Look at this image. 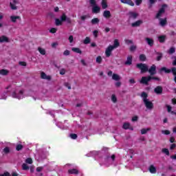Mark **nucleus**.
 <instances>
[{
  "label": "nucleus",
  "mask_w": 176,
  "mask_h": 176,
  "mask_svg": "<svg viewBox=\"0 0 176 176\" xmlns=\"http://www.w3.org/2000/svg\"><path fill=\"white\" fill-rule=\"evenodd\" d=\"M90 17V16L89 14L87 15H82L80 16V19L82 21H85V20H86V19H89Z\"/></svg>",
  "instance_id": "nucleus-40"
},
{
  "label": "nucleus",
  "mask_w": 176,
  "mask_h": 176,
  "mask_svg": "<svg viewBox=\"0 0 176 176\" xmlns=\"http://www.w3.org/2000/svg\"><path fill=\"white\" fill-rule=\"evenodd\" d=\"M69 43H72L74 42V36L71 35L69 36Z\"/></svg>",
  "instance_id": "nucleus-56"
},
{
  "label": "nucleus",
  "mask_w": 176,
  "mask_h": 176,
  "mask_svg": "<svg viewBox=\"0 0 176 176\" xmlns=\"http://www.w3.org/2000/svg\"><path fill=\"white\" fill-rule=\"evenodd\" d=\"M38 52H39L40 54H41L42 56H45V54H46V50H45V48L38 47Z\"/></svg>",
  "instance_id": "nucleus-23"
},
{
  "label": "nucleus",
  "mask_w": 176,
  "mask_h": 176,
  "mask_svg": "<svg viewBox=\"0 0 176 176\" xmlns=\"http://www.w3.org/2000/svg\"><path fill=\"white\" fill-rule=\"evenodd\" d=\"M69 174H78V170L71 169L68 170Z\"/></svg>",
  "instance_id": "nucleus-37"
},
{
  "label": "nucleus",
  "mask_w": 176,
  "mask_h": 176,
  "mask_svg": "<svg viewBox=\"0 0 176 176\" xmlns=\"http://www.w3.org/2000/svg\"><path fill=\"white\" fill-rule=\"evenodd\" d=\"M41 76L42 79H45L46 80H50V79H52V77L50 76L46 75L45 73L43 72H41Z\"/></svg>",
  "instance_id": "nucleus-16"
},
{
  "label": "nucleus",
  "mask_w": 176,
  "mask_h": 176,
  "mask_svg": "<svg viewBox=\"0 0 176 176\" xmlns=\"http://www.w3.org/2000/svg\"><path fill=\"white\" fill-rule=\"evenodd\" d=\"M168 112H171L172 107L170 105H166Z\"/></svg>",
  "instance_id": "nucleus-64"
},
{
  "label": "nucleus",
  "mask_w": 176,
  "mask_h": 176,
  "mask_svg": "<svg viewBox=\"0 0 176 176\" xmlns=\"http://www.w3.org/2000/svg\"><path fill=\"white\" fill-rule=\"evenodd\" d=\"M69 50H65L64 51V52H63V55L64 56H69Z\"/></svg>",
  "instance_id": "nucleus-57"
},
{
  "label": "nucleus",
  "mask_w": 176,
  "mask_h": 176,
  "mask_svg": "<svg viewBox=\"0 0 176 176\" xmlns=\"http://www.w3.org/2000/svg\"><path fill=\"white\" fill-rule=\"evenodd\" d=\"M168 54H173V53H175V48L170 47V50L168 51Z\"/></svg>",
  "instance_id": "nucleus-38"
},
{
  "label": "nucleus",
  "mask_w": 176,
  "mask_h": 176,
  "mask_svg": "<svg viewBox=\"0 0 176 176\" xmlns=\"http://www.w3.org/2000/svg\"><path fill=\"white\" fill-rule=\"evenodd\" d=\"M101 5H102V8L103 9H107L108 8V4L107 3V0H102Z\"/></svg>",
  "instance_id": "nucleus-28"
},
{
  "label": "nucleus",
  "mask_w": 176,
  "mask_h": 176,
  "mask_svg": "<svg viewBox=\"0 0 176 176\" xmlns=\"http://www.w3.org/2000/svg\"><path fill=\"white\" fill-rule=\"evenodd\" d=\"M89 3L92 6V12L93 13H100V10H101V8L98 7V6H97V2L96 1V0H89Z\"/></svg>",
  "instance_id": "nucleus-4"
},
{
  "label": "nucleus",
  "mask_w": 176,
  "mask_h": 176,
  "mask_svg": "<svg viewBox=\"0 0 176 176\" xmlns=\"http://www.w3.org/2000/svg\"><path fill=\"white\" fill-rule=\"evenodd\" d=\"M16 151H21L23 149V145L18 144L16 147Z\"/></svg>",
  "instance_id": "nucleus-52"
},
{
  "label": "nucleus",
  "mask_w": 176,
  "mask_h": 176,
  "mask_svg": "<svg viewBox=\"0 0 176 176\" xmlns=\"http://www.w3.org/2000/svg\"><path fill=\"white\" fill-rule=\"evenodd\" d=\"M11 97L17 98V100H23V98H25L26 96L24 89H16L11 94Z\"/></svg>",
  "instance_id": "nucleus-2"
},
{
  "label": "nucleus",
  "mask_w": 176,
  "mask_h": 176,
  "mask_svg": "<svg viewBox=\"0 0 176 176\" xmlns=\"http://www.w3.org/2000/svg\"><path fill=\"white\" fill-rule=\"evenodd\" d=\"M125 43H126V45H131V44L133 43V41L126 39V40H125Z\"/></svg>",
  "instance_id": "nucleus-58"
},
{
  "label": "nucleus",
  "mask_w": 176,
  "mask_h": 176,
  "mask_svg": "<svg viewBox=\"0 0 176 176\" xmlns=\"http://www.w3.org/2000/svg\"><path fill=\"white\" fill-rule=\"evenodd\" d=\"M11 21L12 23H16V21H17V20H19V21H21V17L20 16H14V15H12L10 17Z\"/></svg>",
  "instance_id": "nucleus-10"
},
{
  "label": "nucleus",
  "mask_w": 176,
  "mask_h": 176,
  "mask_svg": "<svg viewBox=\"0 0 176 176\" xmlns=\"http://www.w3.org/2000/svg\"><path fill=\"white\" fill-rule=\"evenodd\" d=\"M162 152H163V153H165V155H167V156H168V155H170V151H168V149H167V148L162 149Z\"/></svg>",
  "instance_id": "nucleus-44"
},
{
  "label": "nucleus",
  "mask_w": 176,
  "mask_h": 176,
  "mask_svg": "<svg viewBox=\"0 0 176 176\" xmlns=\"http://www.w3.org/2000/svg\"><path fill=\"white\" fill-rule=\"evenodd\" d=\"M22 168L23 170H28L30 168L28 167V165H27V164H23L22 165Z\"/></svg>",
  "instance_id": "nucleus-50"
},
{
  "label": "nucleus",
  "mask_w": 176,
  "mask_h": 176,
  "mask_svg": "<svg viewBox=\"0 0 176 176\" xmlns=\"http://www.w3.org/2000/svg\"><path fill=\"white\" fill-rule=\"evenodd\" d=\"M128 153H129V155H131L130 157H133V155H134V150H133V149H129V150L128 151Z\"/></svg>",
  "instance_id": "nucleus-49"
},
{
  "label": "nucleus",
  "mask_w": 176,
  "mask_h": 176,
  "mask_svg": "<svg viewBox=\"0 0 176 176\" xmlns=\"http://www.w3.org/2000/svg\"><path fill=\"white\" fill-rule=\"evenodd\" d=\"M112 80H120V76L116 74H113L112 75Z\"/></svg>",
  "instance_id": "nucleus-30"
},
{
  "label": "nucleus",
  "mask_w": 176,
  "mask_h": 176,
  "mask_svg": "<svg viewBox=\"0 0 176 176\" xmlns=\"http://www.w3.org/2000/svg\"><path fill=\"white\" fill-rule=\"evenodd\" d=\"M19 65L22 67H25L27 65V63L25 62H19Z\"/></svg>",
  "instance_id": "nucleus-62"
},
{
  "label": "nucleus",
  "mask_w": 176,
  "mask_h": 176,
  "mask_svg": "<svg viewBox=\"0 0 176 176\" xmlns=\"http://www.w3.org/2000/svg\"><path fill=\"white\" fill-rule=\"evenodd\" d=\"M103 16L105 17V19H109V17H111V12L109 10L104 11Z\"/></svg>",
  "instance_id": "nucleus-22"
},
{
  "label": "nucleus",
  "mask_w": 176,
  "mask_h": 176,
  "mask_svg": "<svg viewBox=\"0 0 176 176\" xmlns=\"http://www.w3.org/2000/svg\"><path fill=\"white\" fill-rule=\"evenodd\" d=\"M72 52H74V53H78L79 54H82V51L78 47H72Z\"/></svg>",
  "instance_id": "nucleus-29"
},
{
  "label": "nucleus",
  "mask_w": 176,
  "mask_h": 176,
  "mask_svg": "<svg viewBox=\"0 0 176 176\" xmlns=\"http://www.w3.org/2000/svg\"><path fill=\"white\" fill-rule=\"evenodd\" d=\"M137 67L141 70V74H144V72H147L148 71V65L142 63H139L137 65Z\"/></svg>",
  "instance_id": "nucleus-6"
},
{
  "label": "nucleus",
  "mask_w": 176,
  "mask_h": 176,
  "mask_svg": "<svg viewBox=\"0 0 176 176\" xmlns=\"http://www.w3.org/2000/svg\"><path fill=\"white\" fill-rule=\"evenodd\" d=\"M172 74L174 76V80H175V82L176 83V68L175 67H173L172 68Z\"/></svg>",
  "instance_id": "nucleus-35"
},
{
  "label": "nucleus",
  "mask_w": 176,
  "mask_h": 176,
  "mask_svg": "<svg viewBox=\"0 0 176 176\" xmlns=\"http://www.w3.org/2000/svg\"><path fill=\"white\" fill-rule=\"evenodd\" d=\"M152 80V77L147 76V77H142V80H140V83H142L143 85H148V82Z\"/></svg>",
  "instance_id": "nucleus-8"
},
{
  "label": "nucleus",
  "mask_w": 176,
  "mask_h": 176,
  "mask_svg": "<svg viewBox=\"0 0 176 176\" xmlns=\"http://www.w3.org/2000/svg\"><path fill=\"white\" fill-rule=\"evenodd\" d=\"M160 24L162 25V27H164V25L167 24V19H160Z\"/></svg>",
  "instance_id": "nucleus-24"
},
{
  "label": "nucleus",
  "mask_w": 176,
  "mask_h": 176,
  "mask_svg": "<svg viewBox=\"0 0 176 176\" xmlns=\"http://www.w3.org/2000/svg\"><path fill=\"white\" fill-rule=\"evenodd\" d=\"M135 5H137V6H140V3H142V0H135Z\"/></svg>",
  "instance_id": "nucleus-55"
},
{
  "label": "nucleus",
  "mask_w": 176,
  "mask_h": 176,
  "mask_svg": "<svg viewBox=\"0 0 176 176\" xmlns=\"http://www.w3.org/2000/svg\"><path fill=\"white\" fill-rule=\"evenodd\" d=\"M141 24H142V21L139 20L133 23H131L132 27H140L141 25Z\"/></svg>",
  "instance_id": "nucleus-20"
},
{
  "label": "nucleus",
  "mask_w": 176,
  "mask_h": 176,
  "mask_svg": "<svg viewBox=\"0 0 176 176\" xmlns=\"http://www.w3.org/2000/svg\"><path fill=\"white\" fill-rule=\"evenodd\" d=\"M3 152H4V153H9V152H10V149L9 148V147H6L3 149Z\"/></svg>",
  "instance_id": "nucleus-54"
},
{
  "label": "nucleus",
  "mask_w": 176,
  "mask_h": 176,
  "mask_svg": "<svg viewBox=\"0 0 176 176\" xmlns=\"http://www.w3.org/2000/svg\"><path fill=\"white\" fill-rule=\"evenodd\" d=\"M131 63H133V56H129L127 57L126 61L125 62L126 65H131Z\"/></svg>",
  "instance_id": "nucleus-19"
},
{
  "label": "nucleus",
  "mask_w": 176,
  "mask_h": 176,
  "mask_svg": "<svg viewBox=\"0 0 176 176\" xmlns=\"http://www.w3.org/2000/svg\"><path fill=\"white\" fill-rule=\"evenodd\" d=\"M9 42V38L6 36H0V43H4Z\"/></svg>",
  "instance_id": "nucleus-15"
},
{
  "label": "nucleus",
  "mask_w": 176,
  "mask_h": 176,
  "mask_svg": "<svg viewBox=\"0 0 176 176\" xmlns=\"http://www.w3.org/2000/svg\"><path fill=\"white\" fill-rule=\"evenodd\" d=\"M115 50L112 45H109L105 50V56L106 57H111L112 54V52Z\"/></svg>",
  "instance_id": "nucleus-7"
},
{
  "label": "nucleus",
  "mask_w": 176,
  "mask_h": 176,
  "mask_svg": "<svg viewBox=\"0 0 176 176\" xmlns=\"http://www.w3.org/2000/svg\"><path fill=\"white\" fill-rule=\"evenodd\" d=\"M8 98V92L4 91L0 94V100H6Z\"/></svg>",
  "instance_id": "nucleus-21"
},
{
  "label": "nucleus",
  "mask_w": 176,
  "mask_h": 176,
  "mask_svg": "<svg viewBox=\"0 0 176 176\" xmlns=\"http://www.w3.org/2000/svg\"><path fill=\"white\" fill-rule=\"evenodd\" d=\"M9 175H10V173H9L8 172H6L3 174L0 175V176H9Z\"/></svg>",
  "instance_id": "nucleus-63"
},
{
  "label": "nucleus",
  "mask_w": 176,
  "mask_h": 176,
  "mask_svg": "<svg viewBox=\"0 0 176 176\" xmlns=\"http://www.w3.org/2000/svg\"><path fill=\"white\" fill-rule=\"evenodd\" d=\"M146 42L149 46H153V39L150 38H146Z\"/></svg>",
  "instance_id": "nucleus-27"
},
{
  "label": "nucleus",
  "mask_w": 176,
  "mask_h": 176,
  "mask_svg": "<svg viewBox=\"0 0 176 176\" xmlns=\"http://www.w3.org/2000/svg\"><path fill=\"white\" fill-rule=\"evenodd\" d=\"M50 32H51V34H56V32H57V29L52 28L50 30Z\"/></svg>",
  "instance_id": "nucleus-48"
},
{
  "label": "nucleus",
  "mask_w": 176,
  "mask_h": 176,
  "mask_svg": "<svg viewBox=\"0 0 176 176\" xmlns=\"http://www.w3.org/2000/svg\"><path fill=\"white\" fill-rule=\"evenodd\" d=\"M55 24L56 25H61V24H63V21L60 19H56Z\"/></svg>",
  "instance_id": "nucleus-39"
},
{
  "label": "nucleus",
  "mask_w": 176,
  "mask_h": 176,
  "mask_svg": "<svg viewBox=\"0 0 176 176\" xmlns=\"http://www.w3.org/2000/svg\"><path fill=\"white\" fill-rule=\"evenodd\" d=\"M135 49H137V47H135V45H132L130 47L131 52H134V50H135Z\"/></svg>",
  "instance_id": "nucleus-61"
},
{
  "label": "nucleus",
  "mask_w": 176,
  "mask_h": 176,
  "mask_svg": "<svg viewBox=\"0 0 176 176\" xmlns=\"http://www.w3.org/2000/svg\"><path fill=\"white\" fill-rule=\"evenodd\" d=\"M154 91L156 93V94H162V93H163V88H162L160 86H158L154 89Z\"/></svg>",
  "instance_id": "nucleus-18"
},
{
  "label": "nucleus",
  "mask_w": 176,
  "mask_h": 176,
  "mask_svg": "<svg viewBox=\"0 0 176 176\" xmlns=\"http://www.w3.org/2000/svg\"><path fill=\"white\" fill-rule=\"evenodd\" d=\"M120 45V43H119V40L116 39L114 40L113 45H111V47H113V49H117V47H119Z\"/></svg>",
  "instance_id": "nucleus-25"
},
{
  "label": "nucleus",
  "mask_w": 176,
  "mask_h": 176,
  "mask_svg": "<svg viewBox=\"0 0 176 176\" xmlns=\"http://www.w3.org/2000/svg\"><path fill=\"white\" fill-rule=\"evenodd\" d=\"M158 41L161 43H163V42H164V41H166V36H158Z\"/></svg>",
  "instance_id": "nucleus-31"
},
{
  "label": "nucleus",
  "mask_w": 176,
  "mask_h": 176,
  "mask_svg": "<svg viewBox=\"0 0 176 176\" xmlns=\"http://www.w3.org/2000/svg\"><path fill=\"white\" fill-rule=\"evenodd\" d=\"M19 3V1L17 0H13L10 3V8L12 9V10H16L17 9V6H16Z\"/></svg>",
  "instance_id": "nucleus-9"
},
{
  "label": "nucleus",
  "mask_w": 176,
  "mask_h": 176,
  "mask_svg": "<svg viewBox=\"0 0 176 176\" xmlns=\"http://www.w3.org/2000/svg\"><path fill=\"white\" fill-rule=\"evenodd\" d=\"M158 56H157V61H160L162 60V57H163V55L162 53H157Z\"/></svg>",
  "instance_id": "nucleus-46"
},
{
  "label": "nucleus",
  "mask_w": 176,
  "mask_h": 176,
  "mask_svg": "<svg viewBox=\"0 0 176 176\" xmlns=\"http://www.w3.org/2000/svg\"><path fill=\"white\" fill-rule=\"evenodd\" d=\"M129 19H133L134 20L137 19V17H138V13L135 12H129Z\"/></svg>",
  "instance_id": "nucleus-11"
},
{
  "label": "nucleus",
  "mask_w": 176,
  "mask_h": 176,
  "mask_svg": "<svg viewBox=\"0 0 176 176\" xmlns=\"http://www.w3.org/2000/svg\"><path fill=\"white\" fill-rule=\"evenodd\" d=\"M141 97L143 98V102L147 109H152L153 108V103L146 98L148 97V94L145 92H142Z\"/></svg>",
  "instance_id": "nucleus-3"
},
{
  "label": "nucleus",
  "mask_w": 176,
  "mask_h": 176,
  "mask_svg": "<svg viewBox=\"0 0 176 176\" xmlns=\"http://www.w3.org/2000/svg\"><path fill=\"white\" fill-rule=\"evenodd\" d=\"M150 75H155L156 74V66L153 65L151 68L148 69Z\"/></svg>",
  "instance_id": "nucleus-12"
},
{
  "label": "nucleus",
  "mask_w": 176,
  "mask_h": 176,
  "mask_svg": "<svg viewBox=\"0 0 176 176\" xmlns=\"http://www.w3.org/2000/svg\"><path fill=\"white\" fill-rule=\"evenodd\" d=\"M111 101H112V102H113L114 104L117 102V101H118V98H116V95H115V94H112V95H111Z\"/></svg>",
  "instance_id": "nucleus-32"
},
{
  "label": "nucleus",
  "mask_w": 176,
  "mask_h": 176,
  "mask_svg": "<svg viewBox=\"0 0 176 176\" xmlns=\"http://www.w3.org/2000/svg\"><path fill=\"white\" fill-rule=\"evenodd\" d=\"M84 43L85 45H87L90 43V38L86 37L85 39L84 40Z\"/></svg>",
  "instance_id": "nucleus-42"
},
{
  "label": "nucleus",
  "mask_w": 176,
  "mask_h": 176,
  "mask_svg": "<svg viewBox=\"0 0 176 176\" xmlns=\"http://www.w3.org/2000/svg\"><path fill=\"white\" fill-rule=\"evenodd\" d=\"M51 46L54 49H56V47H57L58 46V43H57V42L52 43Z\"/></svg>",
  "instance_id": "nucleus-47"
},
{
  "label": "nucleus",
  "mask_w": 176,
  "mask_h": 176,
  "mask_svg": "<svg viewBox=\"0 0 176 176\" xmlns=\"http://www.w3.org/2000/svg\"><path fill=\"white\" fill-rule=\"evenodd\" d=\"M168 8L167 5H162V8L160 9L158 13L157 14L156 18L160 19L164 14V12H166V8Z\"/></svg>",
  "instance_id": "nucleus-5"
},
{
  "label": "nucleus",
  "mask_w": 176,
  "mask_h": 176,
  "mask_svg": "<svg viewBox=\"0 0 176 176\" xmlns=\"http://www.w3.org/2000/svg\"><path fill=\"white\" fill-rule=\"evenodd\" d=\"M98 23H100V19H98V18H94L91 20L92 24H98Z\"/></svg>",
  "instance_id": "nucleus-36"
},
{
  "label": "nucleus",
  "mask_w": 176,
  "mask_h": 176,
  "mask_svg": "<svg viewBox=\"0 0 176 176\" xmlns=\"http://www.w3.org/2000/svg\"><path fill=\"white\" fill-rule=\"evenodd\" d=\"M148 171L151 174H156V166H155V165H150L148 167Z\"/></svg>",
  "instance_id": "nucleus-14"
},
{
  "label": "nucleus",
  "mask_w": 176,
  "mask_h": 176,
  "mask_svg": "<svg viewBox=\"0 0 176 176\" xmlns=\"http://www.w3.org/2000/svg\"><path fill=\"white\" fill-rule=\"evenodd\" d=\"M121 3L129 5L130 6H134V2L131 0H121Z\"/></svg>",
  "instance_id": "nucleus-17"
},
{
  "label": "nucleus",
  "mask_w": 176,
  "mask_h": 176,
  "mask_svg": "<svg viewBox=\"0 0 176 176\" xmlns=\"http://www.w3.org/2000/svg\"><path fill=\"white\" fill-rule=\"evenodd\" d=\"M88 157L91 156H98L99 157L98 162L100 166H104V167H109V166H116L115 164V155H104L101 151H91L87 154Z\"/></svg>",
  "instance_id": "nucleus-1"
},
{
  "label": "nucleus",
  "mask_w": 176,
  "mask_h": 176,
  "mask_svg": "<svg viewBox=\"0 0 176 176\" xmlns=\"http://www.w3.org/2000/svg\"><path fill=\"white\" fill-rule=\"evenodd\" d=\"M102 61V58H101L100 56H98L96 58V63H98V64H100V63Z\"/></svg>",
  "instance_id": "nucleus-45"
},
{
  "label": "nucleus",
  "mask_w": 176,
  "mask_h": 176,
  "mask_svg": "<svg viewBox=\"0 0 176 176\" xmlns=\"http://www.w3.org/2000/svg\"><path fill=\"white\" fill-rule=\"evenodd\" d=\"M25 162L28 163V164H32V159L28 158L26 159Z\"/></svg>",
  "instance_id": "nucleus-53"
},
{
  "label": "nucleus",
  "mask_w": 176,
  "mask_h": 176,
  "mask_svg": "<svg viewBox=\"0 0 176 176\" xmlns=\"http://www.w3.org/2000/svg\"><path fill=\"white\" fill-rule=\"evenodd\" d=\"M140 61H145V60H146V57L145 56V55L142 54L140 56Z\"/></svg>",
  "instance_id": "nucleus-43"
},
{
  "label": "nucleus",
  "mask_w": 176,
  "mask_h": 176,
  "mask_svg": "<svg viewBox=\"0 0 176 176\" xmlns=\"http://www.w3.org/2000/svg\"><path fill=\"white\" fill-rule=\"evenodd\" d=\"M162 134H165L166 135H168V134H170V131H168V130L162 131Z\"/></svg>",
  "instance_id": "nucleus-60"
},
{
  "label": "nucleus",
  "mask_w": 176,
  "mask_h": 176,
  "mask_svg": "<svg viewBox=\"0 0 176 176\" xmlns=\"http://www.w3.org/2000/svg\"><path fill=\"white\" fill-rule=\"evenodd\" d=\"M69 137L72 138V140H76V138H78V135L75 133L70 134Z\"/></svg>",
  "instance_id": "nucleus-41"
},
{
  "label": "nucleus",
  "mask_w": 176,
  "mask_h": 176,
  "mask_svg": "<svg viewBox=\"0 0 176 176\" xmlns=\"http://www.w3.org/2000/svg\"><path fill=\"white\" fill-rule=\"evenodd\" d=\"M122 128L124 129V130H127V129H129L131 131L133 130V126H131V125H130V123L129 122L124 123Z\"/></svg>",
  "instance_id": "nucleus-13"
},
{
  "label": "nucleus",
  "mask_w": 176,
  "mask_h": 176,
  "mask_svg": "<svg viewBox=\"0 0 176 176\" xmlns=\"http://www.w3.org/2000/svg\"><path fill=\"white\" fill-rule=\"evenodd\" d=\"M163 71L165 72L166 74H170V72H173V69H170L166 67H162L160 69V72H163Z\"/></svg>",
  "instance_id": "nucleus-26"
},
{
  "label": "nucleus",
  "mask_w": 176,
  "mask_h": 176,
  "mask_svg": "<svg viewBox=\"0 0 176 176\" xmlns=\"http://www.w3.org/2000/svg\"><path fill=\"white\" fill-rule=\"evenodd\" d=\"M9 74V71L6 70V69H1L0 70V74L1 75H8Z\"/></svg>",
  "instance_id": "nucleus-34"
},
{
  "label": "nucleus",
  "mask_w": 176,
  "mask_h": 176,
  "mask_svg": "<svg viewBox=\"0 0 176 176\" xmlns=\"http://www.w3.org/2000/svg\"><path fill=\"white\" fill-rule=\"evenodd\" d=\"M67 20V16H65V14H63L60 17V21H65Z\"/></svg>",
  "instance_id": "nucleus-51"
},
{
  "label": "nucleus",
  "mask_w": 176,
  "mask_h": 176,
  "mask_svg": "<svg viewBox=\"0 0 176 176\" xmlns=\"http://www.w3.org/2000/svg\"><path fill=\"white\" fill-rule=\"evenodd\" d=\"M148 131H151V129L150 128L142 129L141 130V134H146L148 133Z\"/></svg>",
  "instance_id": "nucleus-33"
},
{
  "label": "nucleus",
  "mask_w": 176,
  "mask_h": 176,
  "mask_svg": "<svg viewBox=\"0 0 176 176\" xmlns=\"http://www.w3.org/2000/svg\"><path fill=\"white\" fill-rule=\"evenodd\" d=\"M60 75H65V69H61L60 70Z\"/></svg>",
  "instance_id": "nucleus-59"
}]
</instances>
